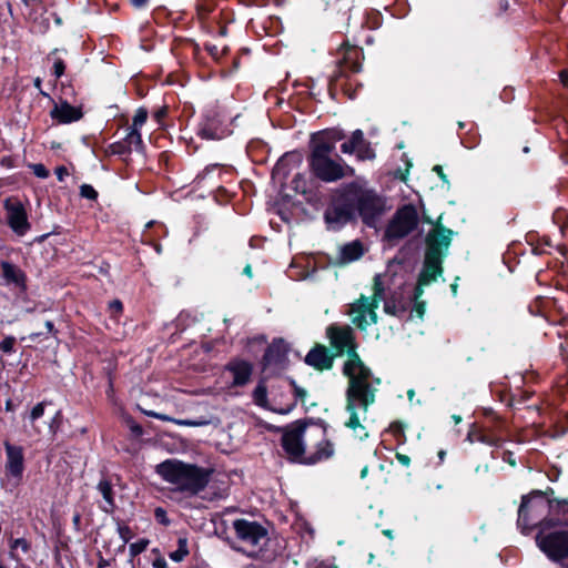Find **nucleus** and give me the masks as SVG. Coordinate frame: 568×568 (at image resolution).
I'll return each instance as SVG.
<instances>
[{"label":"nucleus","mask_w":568,"mask_h":568,"mask_svg":"<svg viewBox=\"0 0 568 568\" xmlns=\"http://www.w3.org/2000/svg\"><path fill=\"white\" fill-rule=\"evenodd\" d=\"M154 568H168L166 560L163 557H159L153 561Z\"/></svg>","instance_id":"obj_64"},{"label":"nucleus","mask_w":568,"mask_h":568,"mask_svg":"<svg viewBox=\"0 0 568 568\" xmlns=\"http://www.w3.org/2000/svg\"><path fill=\"white\" fill-rule=\"evenodd\" d=\"M65 70V64L62 59L54 58L53 59V73L57 78H60Z\"/></svg>","instance_id":"obj_49"},{"label":"nucleus","mask_w":568,"mask_h":568,"mask_svg":"<svg viewBox=\"0 0 568 568\" xmlns=\"http://www.w3.org/2000/svg\"><path fill=\"white\" fill-rule=\"evenodd\" d=\"M405 428V424L400 420L392 422L388 427V432L395 437L397 445H404L407 440Z\"/></svg>","instance_id":"obj_32"},{"label":"nucleus","mask_w":568,"mask_h":568,"mask_svg":"<svg viewBox=\"0 0 568 568\" xmlns=\"http://www.w3.org/2000/svg\"><path fill=\"white\" fill-rule=\"evenodd\" d=\"M129 427H130L131 432L133 434H135L136 436L142 435V432H143L142 427L138 423H135L134 420H131L129 423Z\"/></svg>","instance_id":"obj_62"},{"label":"nucleus","mask_w":568,"mask_h":568,"mask_svg":"<svg viewBox=\"0 0 568 568\" xmlns=\"http://www.w3.org/2000/svg\"><path fill=\"white\" fill-rule=\"evenodd\" d=\"M426 285H422L420 284V281L417 278V284L414 288V292H413V298H414V302H417V301H420L419 298L422 297V295L424 294V287Z\"/></svg>","instance_id":"obj_54"},{"label":"nucleus","mask_w":568,"mask_h":568,"mask_svg":"<svg viewBox=\"0 0 568 568\" xmlns=\"http://www.w3.org/2000/svg\"><path fill=\"white\" fill-rule=\"evenodd\" d=\"M534 498L530 495L521 496L517 517V527L521 534L528 535L537 527L540 528V531H544L564 524L554 516H544L545 511L548 513L547 501H532Z\"/></svg>","instance_id":"obj_5"},{"label":"nucleus","mask_w":568,"mask_h":568,"mask_svg":"<svg viewBox=\"0 0 568 568\" xmlns=\"http://www.w3.org/2000/svg\"><path fill=\"white\" fill-rule=\"evenodd\" d=\"M341 151L346 154L356 152V148L349 140L341 144Z\"/></svg>","instance_id":"obj_56"},{"label":"nucleus","mask_w":568,"mask_h":568,"mask_svg":"<svg viewBox=\"0 0 568 568\" xmlns=\"http://www.w3.org/2000/svg\"><path fill=\"white\" fill-rule=\"evenodd\" d=\"M4 447L7 454L6 470L10 476L20 479L24 470L23 449L10 443H6Z\"/></svg>","instance_id":"obj_18"},{"label":"nucleus","mask_w":568,"mask_h":568,"mask_svg":"<svg viewBox=\"0 0 568 568\" xmlns=\"http://www.w3.org/2000/svg\"><path fill=\"white\" fill-rule=\"evenodd\" d=\"M6 220L9 227L18 236H24L31 229L28 220V213L23 203L14 196L7 197L3 201Z\"/></svg>","instance_id":"obj_12"},{"label":"nucleus","mask_w":568,"mask_h":568,"mask_svg":"<svg viewBox=\"0 0 568 568\" xmlns=\"http://www.w3.org/2000/svg\"><path fill=\"white\" fill-rule=\"evenodd\" d=\"M214 172H217L219 174L221 173V168L216 164L205 168L204 171L196 176V179L204 180L206 176Z\"/></svg>","instance_id":"obj_50"},{"label":"nucleus","mask_w":568,"mask_h":568,"mask_svg":"<svg viewBox=\"0 0 568 568\" xmlns=\"http://www.w3.org/2000/svg\"><path fill=\"white\" fill-rule=\"evenodd\" d=\"M369 306L367 305V297L362 295L353 305L352 312L357 313L353 318V323L361 329L365 331L368 326L366 320V313H368Z\"/></svg>","instance_id":"obj_23"},{"label":"nucleus","mask_w":568,"mask_h":568,"mask_svg":"<svg viewBox=\"0 0 568 568\" xmlns=\"http://www.w3.org/2000/svg\"><path fill=\"white\" fill-rule=\"evenodd\" d=\"M405 311H406V307L405 306L398 307L396 305V301L394 298H387L384 302V312L388 315L399 317L402 315V313H404Z\"/></svg>","instance_id":"obj_36"},{"label":"nucleus","mask_w":568,"mask_h":568,"mask_svg":"<svg viewBox=\"0 0 568 568\" xmlns=\"http://www.w3.org/2000/svg\"><path fill=\"white\" fill-rule=\"evenodd\" d=\"M80 194L82 197L89 199V200H95L98 197V192L93 189V186L89 184H83L80 187Z\"/></svg>","instance_id":"obj_46"},{"label":"nucleus","mask_w":568,"mask_h":568,"mask_svg":"<svg viewBox=\"0 0 568 568\" xmlns=\"http://www.w3.org/2000/svg\"><path fill=\"white\" fill-rule=\"evenodd\" d=\"M559 79L564 87L568 88V69H562L559 72Z\"/></svg>","instance_id":"obj_63"},{"label":"nucleus","mask_w":568,"mask_h":568,"mask_svg":"<svg viewBox=\"0 0 568 568\" xmlns=\"http://www.w3.org/2000/svg\"><path fill=\"white\" fill-rule=\"evenodd\" d=\"M356 155L358 160L365 161L375 159L376 153L371 143L366 141L364 144L356 148Z\"/></svg>","instance_id":"obj_35"},{"label":"nucleus","mask_w":568,"mask_h":568,"mask_svg":"<svg viewBox=\"0 0 568 568\" xmlns=\"http://www.w3.org/2000/svg\"><path fill=\"white\" fill-rule=\"evenodd\" d=\"M395 458L397 459V462L403 465L404 467H408L410 465V457L408 455H405V454H402V453H396L395 454Z\"/></svg>","instance_id":"obj_57"},{"label":"nucleus","mask_w":568,"mask_h":568,"mask_svg":"<svg viewBox=\"0 0 568 568\" xmlns=\"http://www.w3.org/2000/svg\"><path fill=\"white\" fill-rule=\"evenodd\" d=\"M50 116L58 124H69L81 120L83 111L81 105H71L67 101H60L54 103Z\"/></svg>","instance_id":"obj_16"},{"label":"nucleus","mask_w":568,"mask_h":568,"mask_svg":"<svg viewBox=\"0 0 568 568\" xmlns=\"http://www.w3.org/2000/svg\"><path fill=\"white\" fill-rule=\"evenodd\" d=\"M307 427L305 420L298 419L286 425V460L292 464L313 466L329 459L334 453V444L323 438L316 444V449L312 454H306L303 435Z\"/></svg>","instance_id":"obj_2"},{"label":"nucleus","mask_w":568,"mask_h":568,"mask_svg":"<svg viewBox=\"0 0 568 568\" xmlns=\"http://www.w3.org/2000/svg\"><path fill=\"white\" fill-rule=\"evenodd\" d=\"M143 414L149 417H153V418H156V419H160L163 422H171V423H174V424L181 425V426L199 427V426H205L209 424V422L205 419H201V420L175 419L168 415L156 413L154 410H143Z\"/></svg>","instance_id":"obj_26"},{"label":"nucleus","mask_w":568,"mask_h":568,"mask_svg":"<svg viewBox=\"0 0 568 568\" xmlns=\"http://www.w3.org/2000/svg\"><path fill=\"white\" fill-rule=\"evenodd\" d=\"M288 509L295 516L294 521L291 525V530L298 535L303 540L305 535H307L311 539L314 537V529L310 525V523L303 517V515L298 510V505L296 501H288Z\"/></svg>","instance_id":"obj_20"},{"label":"nucleus","mask_w":568,"mask_h":568,"mask_svg":"<svg viewBox=\"0 0 568 568\" xmlns=\"http://www.w3.org/2000/svg\"><path fill=\"white\" fill-rule=\"evenodd\" d=\"M419 224L418 212L414 204L399 206L389 220L384 232V239L388 242L398 241L408 236Z\"/></svg>","instance_id":"obj_9"},{"label":"nucleus","mask_w":568,"mask_h":568,"mask_svg":"<svg viewBox=\"0 0 568 568\" xmlns=\"http://www.w3.org/2000/svg\"><path fill=\"white\" fill-rule=\"evenodd\" d=\"M11 557L20 561V557L18 551L21 550L23 554H27L30 550V542L24 538H17L11 542Z\"/></svg>","instance_id":"obj_34"},{"label":"nucleus","mask_w":568,"mask_h":568,"mask_svg":"<svg viewBox=\"0 0 568 568\" xmlns=\"http://www.w3.org/2000/svg\"><path fill=\"white\" fill-rule=\"evenodd\" d=\"M363 244L359 241H353L341 248V258L343 262H353L363 255Z\"/></svg>","instance_id":"obj_27"},{"label":"nucleus","mask_w":568,"mask_h":568,"mask_svg":"<svg viewBox=\"0 0 568 568\" xmlns=\"http://www.w3.org/2000/svg\"><path fill=\"white\" fill-rule=\"evenodd\" d=\"M290 385L293 390L295 403L286 405V415L295 407L297 402H300L302 405H305V399L307 397V390L298 386L294 379H290Z\"/></svg>","instance_id":"obj_31"},{"label":"nucleus","mask_w":568,"mask_h":568,"mask_svg":"<svg viewBox=\"0 0 568 568\" xmlns=\"http://www.w3.org/2000/svg\"><path fill=\"white\" fill-rule=\"evenodd\" d=\"M265 98L266 100L268 101H274L276 104H280L281 103V99L278 98L277 95V91L274 90V89H271L268 90L266 93H265Z\"/></svg>","instance_id":"obj_59"},{"label":"nucleus","mask_w":568,"mask_h":568,"mask_svg":"<svg viewBox=\"0 0 568 568\" xmlns=\"http://www.w3.org/2000/svg\"><path fill=\"white\" fill-rule=\"evenodd\" d=\"M189 554L187 542L185 539L179 540V549L170 554V558L174 561H181Z\"/></svg>","instance_id":"obj_39"},{"label":"nucleus","mask_w":568,"mask_h":568,"mask_svg":"<svg viewBox=\"0 0 568 568\" xmlns=\"http://www.w3.org/2000/svg\"><path fill=\"white\" fill-rule=\"evenodd\" d=\"M148 119V111L143 108H140L133 116L131 128L140 130Z\"/></svg>","instance_id":"obj_40"},{"label":"nucleus","mask_w":568,"mask_h":568,"mask_svg":"<svg viewBox=\"0 0 568 568\" xmlns=\"http://www.w3.org/2000/svg\"><path fill=\"white\" fill-rule=\"evenodd\" d=\"M156 473L181 491L196 495L210 479L211 471L178 459H168L156 466Z\"/></svg>","instance_id":"obj_3"},{"label":"nucleus","mask_w":568,"mask_h":568,"mask_svg":"<svg viewBox=\"0 0 568 568\" xmlns=\"http://www.w3.org/2000/svg\"><path fill=\"white\" fill-rule=\"evenodd\" d=\"M425 223L433 224L434 227L427 233L425 239V254L434 257L445 258L448 254L449 246L455 232L443 225V215L436 221L423 215Z\"/></svg>","instance_id":"obj_10"},{"label":"nucleus","mask_w":568,"mask_h":568,"mask_svg":"<svg viewBox=\"0 0 568 568\" xmlns=\"http://www.w3.org/2000/svg\"><path fill=\"white\" fill-rule=\"evenodd\" d=\"M323 217L326 229L333 232H338L347 224L356 222L347 184L331 196Z\"/></svg>","instance_id":"obj_8"},{"label":"nucleus","mask_w":568,"mask_h":568,"mask_svg":"<svg viewBox=\"0 0 568 568\" xmlns=\"http://www.w3.org/2000/svg\"><path fill=\"white\" fill-rule=\"evenodd\" d=\"M268 213L271 215L270 217V225L272 229H274L276 232H281L282 229V222L284 221L282 206L278 203H274L270 206Z\"/></svg>","instance_id":"obj_30"},{"label":"nucleus","mask_w":568,"mask_h":568,"mask_svg":"<svg viewBox=\"0 0 568 568\" xmlns=\"http://www.w3.org/2000/svg\"><path fill=\"white\" fill-rule=\"evenodd\" d=\"M326 337L329 342L328 348L336 357L343 356L346 351L357 344L355 332L349 325H328Z\"/></svg>","instance_id":"obj_13"},{"label":"nucleus","mask_w":568,"mask_h":568,"mask_svg":"<svg viewBox=\"0 0 568 568\" xmlns=\"http://www.w3.org/2000/svg\"><path fill=\"white\" fill-rule=\"evenodd\" d=\"M335 145L334 142L325 140L323 136L313 138V148L312 152L308 156L310 160L329 158L331 153L334 151Z\"/></svg>","instance_id":"obj_24"},{"label":"nucleus","mask_w":568,"mask_h":568,"mask_svg":"<svg viewBox=\"0 0 568 568\" xmlns=\"http://www.w3.org/2000/svg\"><path fill=\"white\" fill-rule=\"evenodd\" d=\"M125 140L129 145H134L138 149H142V146H143L142 136H141L140 130H138V129L130 128V132L128 133Z\"/></svg>","instance_id":"obj_38"},{"label":"nucleus","mask_w":568,"mask_h":568,"mask_svg":"<svg viewBox=\"0 0 568 568\" xmlns=\"http://www.w3.org/2000/svg\"><path fill=\"white\" fill-rule=\"evenodd\" d=\"M554 494H555L554 488L547 487L546 490H539V489L531 490L528 495H530L531 497L538 498L539 500L548 501V499L554 498L552 497Z\"/></svg>","instance_id":"obj_42"},{"label":"nucleus","mask_w":568,"mask_h":568,"mask_svg":"<svg viewBox=\"0 0 568 568\" xmlns=\"http://www.w3.org/2000/svg\"><path fill=\"white\" fill-rule=\"evenodd\" d=\"M536 541L550 560L558 562L568 558V530H557L546 535L539 531Z\"/></svg>","instance_id":"obj_11"},{"label":"nucleus","mask_w":568,"mask_h":568,"mask_svg":"<svg viewBox=\"0 0 568 568\" xmlns=\"http://www.w3.org/2000/svg\"><path fill=\"white\" fill-rule=\"evenodd\" d=\"M150 541L148 539H140L135 542H132L129 547V550H130V555L132 557H135L138 555H140L141 552H143L148 546H149Z\"/></svg>","instance_id":"obj_41"},{"label":"nucleus","mask_w":568,"mask_h":568,"mask_svg":"<svg viewBox=\"0 0 568 568\" xmlns=\"http://www.w3.org/2000/svg\"><path fill=\"white\" fill-rule=\"evenodd\" d=\"M201 133L203 136L207 138V139H221V135L211 131L210 129L207 128H202L201 129Z\"/></svg>","instance_id":"obj_61"},{"label":"nucleus","mask_w":568,"mask_h":568,"mask_svg":"<svg viewBox=\"0 0 568 568\" xmlns=\"http://www.w3.org/2000/svg\"><path fill=\"white\" fill-rule=\"evenodd\" d=\"M0 266L2 276L7 284H13L17 287L26 288V274L20 267L9 262H1Z\"/></svg>","instance_id":"obj_22"},{"label":"nucleus","mask_w":568,"mask_h":568,"mask_svg":"<svg viewBox=\"0 0 568 568\" xmlns=\"http://www.w3.org/2000/svg\"><path fill=\"white\" fill-rule=\"evenodd\" d=\"M98 490L102 495L104 503H105L104 506L102 507V509L105 513H111L114 509L115 505H114V498H113V490H112V486H111L110 481H108L105 479L101 480L98 485Z\"/></svg>","instance_id":"obj_28"},{"label":"nucleus","mask_w":568,"mask_h":568,"mask_svg":"<svg viewBox=\"0 0 568 568\" xmlns=\"http://www.w3.org/2000/svg\"><path fill=\"white\" fill-rule=\"evenodd\" d=\"M237 550L250 557L260 556L268 542V534L264 526L257 521L240 518L232 524Z\"/></svg>","instance_id":"obj_6"},{"label":"nucleus","mask_w":568,"mask_h":568,"mask_svg":"<svg viewBox=\"0 0 568 568\" xmlns=\"http://www.w3.org/2000/svg\"><path fill=\"white\" fill-rule=\"evenodd\" d=\"M44 414V404L39 403L37 404L30 412L29 419L32 425V428L34 429V433L39 434L40 429L34 425L36 420L41 418Z\"/></svg>","instance_id":"obj_37"},{"label":"nucleus","mask_w":568,"mask_h":568,"mask_svg":"<svg viewBox=\"0 0 568 568\" xmlns=\"http://www.w3.org/2000/svg\"><path fill=\"white\" fill-rule=\"evenodd\" d=\"M382 14L378 11L372 12L367 18V27L372 30L378 29L382 26Z\"/></svg>","instance_id":"obj_44"},{"label":"nucleus","mask_w":568,"mask_h":568,"mask_svg":"<svg viewBox=\"0 0 568 568\" xmlns=\"http://www.w3.org/2000/svg\"><path fill=\"white\" fill-rule=\"evenodd\" d=\"M118 532H119L120 538L122 539V541L124 544L129 542L132 539V537L134 536V534L131 530V528L128 525H124V524H120L118 526Z\"/></svg>","instance_id":"obj_45"},{"label":"nucleus","mask_w":568,"mask_h":568,"mask_svg":"<svg viewBox=\"0 0 568 568\" xmlns=\"http://www.w3.org/2000/svg\"><path fill=\"white\" fill-rule=\"evenodd\" d=\"M351 142L355 145V148L364 144L366 140L364 139V133L362 130L357 129L352 133V136L349 139Z\"/></svg>","instance_id":"obj_48"},{"label":"nucleus","mask_w":568,"mask_h":568,"mask_svg":"<svg viewBox=\"0 0 568 568\" xmlns=\"http://www.w3.org/2000/svg\"><path fill=\"white\" fill-rule=\"evenodd\" d=\"M32 170L38 178L45 179L49 176V172L43 164H34Z\"/></svg>","instance_id":"obj_51"},{"label":"nucleus","mask_w":568,"mask_h":568,"mask_svg":"<svg viewBox=\"0 0 568 568\" xmlns=\"http://www.w3.org/2000/svg\"><path fill=\"white\" fill-rule=\"evenodd\" d=\"M286 275L295 281L303 280L308 275V271L305 266L298 265L295 260H293L286 270Z\"/></svg>","instance_id":"obj_33"},{"label":"nucleus","mask_w":568,"mask_h":568,"mask_svg":"<svg viewBox=\"0 0 568 568\" xmlns=\"http://www.w3.org/2000/svg\"><path fill=\"white\" fill-rule=\"evenodd\" d=\"M16 337L7 336L0 342V351L6 354H11L14 352Z\"/></svg>","instance_id":"obj_43"},{"label":"nucleus","mask_w":568,"mask_h":568,"mask_svg":"<svg viewBox=\"0 0 568 568\" xmlns=\"http://www.w3.org/2000/svg\"><path fill=\"white\" fill-rule=\"evenodd\" d=\"M166 113H168V109H166V106H162V108H160L159 110H156V111L153 113V118H154V120H155L159 124H161V122H162V120L165 118Z\"/></svg>","instance_id":"obj_58"},{"label":"nucleus","mask_w":568,"mask_h":568,"mask_svg":"<svg viewBox=\"0 0 568 568\" xmlns=\"http://www.w3.org/2000/svg\"><path fill=\"white\" fill-rule=\"evenodd\" d=\"M336 356L325 345L315 343L307 352L304 363L317 372L331 371Z\"/></svg>","instance_id":"obj_15"},{"label":"nucleus","mask_w":568,"mask_h":568,"mask_svg":"<svg viewBox=\"0 0 568 568\" xmlns=\"http://www.w3.org/2000/svg\"><path fill=\"white\" fill-rule=\"evenodd\" d=\"M313 174L322 181L334 182L344 176L343 166L329 158L310 160Z\"/></svg>","instance_id":"obj_14"},{"label":"nucleus","mask_w":568,"mask_h":568,"mask_svg":"<svg viewBox=\"0 0 568 568\" xmlns=\"http://www.w3.org/2000/svg\"><path fill=\"white\" fill-rule=\"evenodd\" d=\"M384 290H385V287H384V283L382 281V275L381 274H376L374 276L373 293L382 292Z\"/></svg>","instance_id":"obj_53"},{"label":"nucleus","mask_w":568,"mask_h":568,"mask_svg":"<svg viewBox=\"0 0 568 568\" xmlns=\"http://www.w3.org/2000/svg\"><path fill=\"white\" fill-rule=\"evenodd\" d=\"M548 514L558 518V516L567 517L568 516V498L567 499H558L552 498L548 499Z\"/></svg>","instance_id":"obj_29"},{"label":"nucleus","mask_w":568,"mask_h":568,"mask_svg":"<svg viewBox=\"0 0 568 568\" xmlns=\"http://www.w3.org/2000/svg\"><path fill=\"white\" fill-rule=\"evenodd\" d=\"M501 459L507 463L509 466L515 467L516 466V458L514 456V453L511 450H505L501 454Z\"/></svg>","instance_id":"obj_52"},{"label":"nucleus","mask_w":568,"mask_h":568,"mask_svg":"<svg viewBox=\"0 0 568 568\" xmlns=\"http://www.w3.org/2000/svg\"><path fill=\"white\" fill-rule=\"evenodd\" d=\"M348 378V385L346 388V412L349 414V418L345 422V426L351 429L361 428L363 434L357 437L364 440L368 437V433L365 432V427L361 424L357 408L363 409L366 414L369 406L375 403L377 389L372 385L371 379L373 373L365 363L356 368V372L351 373L346 376Z\"/></svg>","instance_id":"obj_1"},{"label":"nucleus","mask_w":568,"mask_h":568,"mask_svg":"<svg viewBox=\"0 0 568 568\" xmlns=\"http://www.w3.org/2000/svg\"><path fill=\"white\" fill-rule=\"evenodd\" d=\"M412 311L416 314V316L419 320H423L425 312H426V302L425 301L414 302Z\"/></svg>","instance_id":"obj_47"},{"label":"nucleus","mask_w":568,"mask_h":568,"mask_svg":"<svg viewBox=\"0 0 568 568\" xmlns=\"http://www.w3.org/2000/svg\"><path fill=\"white\" fill-rule=\"evenodd\" d=\"M227 371L233 376V385L242 386L250 381L252 366L244 361H234L227 365Z\"/></svg>","instance_id":"obj_21"},{"label":"nucleus","mask_w":568,"mask_h":568,"mask_svg":"<svg viewBox=\"0 0 568 568\" xmlns=\"http://www.w3.org/2000/svg\"><path fill=\"white\" fill-rule=\"evenodd\" d=\"M443 263L444 258L434 257L425 254L423 267L418 275L420 284L430 285L433 282H436L437 278L444 272Z\"/></svg>","instance_id":"obj_19"},{"label":"nucleus","mask_w":568,"mask_h":568,"mask_svg":"<svg viewBox=\"0 0 568 568\" xmlns=\"http://www.w3.org/2000/svg\"><path fill=\"white\" fill-rule=\"evenodd\" d=\"M55 175L59 181H63L69 175V171L65 166H58L55 169Z\"/></svg>","instance_id":"obj_60"},{"label":"nucleus","mask_w":568,"mask_h":568,"mask_svg":"<svg viewBox=\"0 0 568 568\" xmlns=\"http://www.w3.org/2000/svg\"><path fill=\"white\" fill-rule=\"evenodd\" d=\"M433 171L438 175V178L443 181L444 184H449V181H448V178L447 175L445 174L444 172V169L442 165L439 164H436L434 168H433Z\"/></svg>","instance_id":"obj_55"},{"label":"nucleus","mask_w":568,"mask_h":568,"mask_svg":"<svg viewBox=\"0 0 568 568\" xmlns=\"http://www.w3.org/2000/svg\"><path fill=\"white\" fill-rule=\"evenodd\" d=\"M357 348L358 344L354 345L353 347L345 352V354L347 355V359L345 361L342 369L344 376H348L351 375V373L356 372V368L364 364L357 352Z\"/></svg>","instance_id":"obj_25"},{"label":"nucleus","mask_w":568,"mask_h":568,"mask_svg":"<svg viewBox=\"0 0 568 568\" xmlns=\"http://www.w3.org/2000/svg\"><path fill=\"white\" fill-rule=\"evenodd\" d=\"M466 439L469 443L478 442L494 447H501L505 442V439L494 430L485 426H478L476 423L470 425Z\"/></svg>","instance_id":"obj_17"},{"label":"nucleus","mask_w":568,"mask_h":568,"mask_svg":"<svg viewBox=\"0 0 568 568\" xmlns=\"http://www.w3.org/2000/svg\"><path fill=\"white\" fill-rule=\"evenodd\" d=\"M339 51L342 58L338 61V70L334 75L331 77L328 90L331 95L334 97V92L337 90V88H341L345 94H347L351 99H354L355 94L349 92L348 83L345 79V72H361L362 61L364 60V51L358 45L349 44L348 41H344L341 44Z\"/></svg>","instance_id":"obj_7"},{"label":"nucleus","mask_w":568,"mask_h":568,"mask_svg":"<svg viewBox=\"0 0 568 568\" xmlns=\"http://www.w3.org/2000/svg\"><path fill=\"white\" fill-rule=\"evenodd\" d=\"M354 213L363 224L375 227L385 212V201L374 190L365 189L357 182L347 183Z\"/></svg>","instance_id":"obj_4"}]
</instances>
